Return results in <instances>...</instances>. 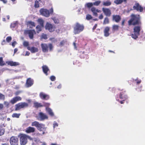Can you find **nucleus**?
<instances>
[{
	"label": "nucleus",
	"instance_id": "f257e3e1",
	"mask_svg": "<svg viewBox=\"0 0 145 145\" xmlns=\"http://www.w3.org/2000/svg\"><path fill=\"white\" fill-rule=\"evenodd\" d=\"M131 18L128 21V23L129 26L138 25L141 24L140 15L131 14L130 16Z\"/></svg>",
	"mask_w": 145,
	"mask_h": 145
},
{
	"label": "nucleus",
	"instance_id": "f03ea898",
	"mask_svg": "<svg viewBox=\"0 0 145 145\" xmlns=\"http://www.w3.org/2000/svg\"><path fill=\"white\" fill-rule=\"evenodd\" d=\"M32 126H35L37 128V129L40 131H42V135H44L45 133L46 127L45 126V125L42 123H40L38 122L35 121L32 122Z\"/></svg>",
	"mask_w": 145,
	"mask_h": 145
},
{
	"label": "nucleus",
	"instance_id": "7ed1b4c3",
	"mask_svg": "<svg viewBox=\"0 0 145 145\" xmlns=\"http://www.w3.org/2000/svg\"><path fill=\"white\" fill-rule=\"evenodd\" d=\"M42 50L43 52H48V48L50 51L52 50L53 48V45L51 43L48 44L45 43H42L41 44Z\"/></svg>",
	"mask_w": 145,
	"mask_h": 145
},
{
	"label": "nucleus",
	"instance_id": "20e7f679",
	"mask_svg": "<svg viewBox=\"0 0 145 145\" xmlns=\"http://www.w3.org/2000/svg\"><path fill=\"white\" fill-rule=\"evenodd\" d=\"M31 137L26 134H22L20 135V142L21 145H25L27 142L28 139H31Z\"/></svg>",
	"mask_w": 145,
	"mask_h": 145
},
{
	"label": "nucleus",
	"instance_id": "39448f33",
	"mask_svg": "<svg viewBox=\"0 0 145 145\" xmlns=\"http://www.w3.org/2000/svg\"><path fill=\"white\" fill-rule=\"evenodd\" d=\"M84 27L83 25L76 23L74 27V32L75 34H78L84 30Z\"/></svg>",
	"mask_w": 145,
	"mask_h": 145
},
{
	"label": "nucleus",
	"instance_id": "423d86ee",
	"mask_svg": "<svg viewBox=\"0 0 145 145\" xmlns=\"http://www.w3.org/2000/svg\"><path fill=\"white\" fill-rule=\"evenodd\" d=\"M141 29V26H135L133 28L134 33L131 35V37L135 39L138 38V36L140 35V32Z\"/></svg>",
	"mask_w": 145,
	"mask_h": 145
},
{
	"label": "nucleus",
	"instance_id": "0eeeda50",
	"mask_svg": "<svg viewBox=\"0 0 145 145\" xmlns=\"http://www.w3.org/2000/svg\"><path fill=\"white\" fill-rule=\"evenodd\" d=\"M29 104L25 102L19 103L15 105V110L16 111L19 110L21 109L28 107Z\"/></svg>",
	"mask_w": 145,
	"mask_h": 145
},
{
	"label": "nucleus",
	"instance_id": "6e6552de",
	"mask_svg": "<svg viewBox=\"0 0 145 145\" xmlns=\"http://www.w3.org/2000/svg\"><path fill=\"white\" fill-rule=\"evenodd\" d=\"M24 33L25 35L28 34L30 39H33L34 34H36V33L34 30H25Z\"/></svg>",
	"mask_w": 145,
	"mask_h": 145
},
{
	"label": "nucleus",
	"instance_id": "1a4fd4ad",
	"mask_svg": "<svg viewBox=\"0 0 145 145\" xmlns=\"http://www.w3.org/2000/svg\"><path fill=\"white\" fill-rule=\"evenodd\" d=\"M10 142L11 145H18V140L16 137L12 136L10 139Z\"/></svg>",
	"mask_w": 145,
	"mask_h": 145
},
{
	"label": "nucleus",
	"instance_id": "9d476101",
	"mask_svg": "<svg viewBox=\"0 0 145 145\" xmlns=\"http://www.w3.org/2000/svg\"><path fill=\"white\" fill-rule=\"evenodd\" d=\"M45 27L46 29L48 30L50 32L54 31L55 29L54 25L48 23H46Z\"/></svg>",
	"mask_w": 145,
	"mask_h": 145
},
{
	"label": "nucleus",
	"instance_id": "9b49d317",
	"mask_svg": "<svg viewBox=\"0 0 145 145\" xmlns=\"http://www.w3.org/2000/svg\"><path fill=\"white\" fill-rule=\"evenodd\" d=\"M133 9L136 10L137 11H139L142 12L143 11V8L138 3H136L135 4V5L133 7Z\"/></svg>",
	"mask_w": 145,
	"mask_h": 145
},
{
	"label": "nucleus",
	"instance_id": "f8f14e48",
	"mask_svg": "<svg viewBox=\"0 0 145 145\" xmlns=\"http://www.w3.org/2000/svg\"><path fill=\"white\" fill-rule=\"evenodd\" d=\"M22 98L19 96H16L14 97L10 101V103L13 105L16 103L17 101L22 100Z\"/></svg>",
	"mask_w": 145,
	"mask_h": 145
},
{
	"label": "nucleus",
	"instance_id": "ddd939ff",
	"mask_svg": "<svg viewBox=\"0 0 145 145\" xmlns=\"http://www.w3.org/2000/svg\"><path fill=\"white\" fill-rule=\"evenodd\" d=\"M40 12L41 14L46 17H48L50 16L49 10L47 9H41L40 10Z\"/></svg>",
	"mask_w": 145,
	"mask_h": 145
},
{
	"label": "nucleus",
	"instance_id": "4468645a",
	"mask_svg": "<svg viewBox=\"0 0 145 145\" xmlns=\"http://www.w3.org/2000/svg\"><path fill=\"white\" fill-rule=\"evenodd\" d=\"M34 81L31 78H29L27 79L25 85L27 87H29L31 86L33 84Z\"/></svg>",
	"mask_w": 145,
	"mask_h": 145
},
{
	"label": "nucleus",
	"instance_id": "2eb2a0df",
	"mask_svg": "<svg viewBox=\"0 0 145 145\" xmlns=\"http://www.w3.org/2000/svg\"><path fill=\"white\" fill-rule=\"evenodd\" d=\"M39 96L40 98L43 100H48L50 98L49 96L47 94L41 92L40 93Z\"/></svg>",
	"mask_w": 145,
	"mask_h": 145
},
{
	"label": "nucleus",
	"instance_id": "dca6fc26",
	"mask_svg": "<svg viewBox=\"0 0 145 145\" xmlns=\"http://www.w3.org/2000/svg\"><path fill=\"white\" fill-rule=\"evenodd\" d=\"M121 19V17L119 15H114L112 16V21L116 23H119Z\"/></svg>",
	"mask_w": 145,
	"mask_h": 145
},
{
	"label": "nucleus",
	"instance_id": "f3484780",
	"mask_svg": "<svg viewBox=\"0 0 145 145\" xmlns=\"http://www.w3.org/2000/svg\"><path fill=\"white\" fill-rule=\"evenodd\" d=\"M102 10L106 16L109 17L111 16V12L109 9L103 8Z\"/></svg>",
	"mask_w": 145,
	"mask_h": 145
},
{
	"label": "nucleus",
	"instance_id": "a211bd4d",
	"mask_svg": "<svg viewBox=\"0 0 145 145\" xmlns=\"http://www.w3.org/2000/svg\"><path fill=\"white\" fill-rule=\"evenodd\" d=\"M39 116L40 120H43L45 119H48V118L47 116L42 112H39Z\"/></svg>",
	"mask_w": 145,
	"mask_h": 145
},
{
	"label": "nucleus",
	"instance_id": "6ab92c4d",
	"mask_svg": "<svg viewBox=\"0 0 145 145\" xmlns=\"http://www.w3.org/2000/svg\"><path fill=\"white\" fill-rule=\"evenodd\" d=\"M119 97L121 99L126 100L128 98V97L125 93V91H123L120 93Z\"/></svg>",
	"mask_w": 145,
	"mask_h": 145
},
{
	"label": "nucleus",
	"instance_id": "aec40b11",
	"mask_svg": "<svg viewBox=\"0 0 145 145\" xmlns=\"http://www.w3.org/2000/svg\"><path fill=\"white\" fill-rule=\"evenodd\" d=\"M35 128L31 127H27L25 130V132L27 133H33L35 132Z\"/></svg>",
	"mask_w": 145,
	"mask_h": 145
},
{
	"label": "nucleus",
	"instance_id": "412c9836",
	"mask_svg": "<svg viewBox=\"0 0 145 145\" xmlns=\"http://www.w3.org/2000/svg\"><path fill=\"white\" fill-rule=\"evenodd\" d=\"M27 49L30 50L31 53H35L37 52L38 51V49L36 47L34 46H33L31 47H30L29 46H28L27 47Z\"/></svg>",
	"mask_w": 145,
	"mask_h": 145
},
{
	"label": "nucleus",
	"instance_id": "4be33fe9",
	"mask_svg": "<svg viewBox=\"0 0 145 145\" xmlns=\"http://www.w3.org/2000/svg\"><path fill=\"white\" fill-rule=\"evenodd\" d=\"M42 68L44 73L46 75H47L48 74V72H50V70L48 67L46 65H44L42 67Z\"/></svg>",
	"mask_w": 145,
	"mask_h": 145
},
{
	"label": "nucleus",
	"instance_id": "5701e85b",
	"mask_svg": "<svg viewBox=\"0 0 145 145\" xmlns=\"http://www.w3.org/2000/svg\"><path fill=\"white\" fill-rule=\"evenodd\" d=\"M110 30V27L108 26L106 27L104 30V36L106 37L110 35L109 31Z\"/></svg>",
	"mask_w": 145,
	"mask_h": 145
},
{
	"label": "nucleus",
	"instance_id": "b1692460",
	"mask_svg": "<svg viewBox=\"0 0 145 145\" xmlns=\"http://www.w3.org/2000/svg\"><path fill=\"white\" fill-rule=\"evenodd\" d=\"M91 10L93 14V15L96 16H97L98 15L97 12H100V10L98 9H96L94 7H92L91 9Z\"/></svg>",
	"mask_w": 145,
	"mask_h": 145
},
{
	"label": "nucleus",
	"instance_id": "393cba45",
	"mask_svg": "<svg viewBox=\"0 0 145 145\" xmlns=\"http://www.w3.org/2000/svg\"><path fill=\"white\" fill-rule=\"evenodd\" d=\"M46 110L49 115L51 117L54 116V114L52 110L49 107H46Z\"/></svg>",
	"mask_w": 145,
	"mask_h": 145
},
{
	"label": "nucleus",
	"instance_id": "a878e982",
	"mask_svg": "<svg viewBox=\"0 0 145 145\" xmlns=\"http://www.w3.org/2000/svg\"><path fill=\"white\" fill-rule=\"evenodd\" d=\"M7 64L8 65L11 66H16L20 65V63L18 62H13V61H9L8 62Z\"/></svg>",
	"mask_w": 145,
	"mask_h": 145
},
{
	"label": "nucleus",
	"instance_id": "bb28decb",
	"mask_svg": "<svg viewBox=\"0 0 145 145\" xmlns=\"http://www.w3.org/2000/svg\"><path fill=\"white\" fill-rule=\"evenodd\" d=\"M33 105L34 107L36 108H38L39 107L43 106L42 105L41 103H39L37 102H34Z\"/></svg>",
	"mask_w": 145,
	"mask_h": 145
},
{
	"label": "nucleus",
	"instance_id": "cd10ccee",
	"mask_svg": "<svg viewBox=\"0 0 145 145\" xmlns=\"http://www.w3.org/2000/svg\"><path fill=\"white\" fill-rule=\"evenodd\" d=\"M119 26L118 25H112V30L113 31H118L119 30Z\"/></svg>",
	"mask_w": 145,
	"mask_h": 145
},
{
	"label": "nucleus",
	"instance_id": "c85d7f7f",
	"mask_svg": "<svg viewBox=\"0 0 145 145\" xmlns=\"http://www.w3.org/2000/svg\"><path fill=\"white\" fill-rule=\"evenodd\" d=\"M127 0H116L114 1V3L116 4H121L122 2L127 3Z\"/></svg>",
	"mask_w": 145,
	"mask_h": 145
},
{
	"label": "nucleus",
	"instance_id": "c756f323",
	"mask_svg": "<svg viewBox=\"0 0 145 145\" xmlns=\"http://www.w3.org/2000/svg\"><path fill=\"white\" fill-rule=\"evenodd\" d=\"M109 20L107 17H106L104 20L103 22V24L104 25L108 24H109Z\"/></svg>",
	"mask_w": 145,
	"mask_h": 145
},
{
	"label": "nucleus",
	"instance_id": "7c9ffc66",
	"mask_svg": "<svg viewBox=\"0 0 145 145\" xmlns=\"http://www.w3.org/2000/svg\"><path fill=\"white\" fill-rule=\"evenodd\" d=\"M52 20L55 24H58L59 23V21L58 19L56 18V17H54L52 18Z\"/></svg>",
	"mask_w": 145,
	"mask_h": 145
},
{
	"label": "nucleus",
	"instance_id": "2f4dec72",
	"mask_svg": "<svg viewBox=\"0 0 145 145\" xmlns=\"http://www.w3.org/2000/svg\"><path fill=\"white\" fill-rule=\"evenodd\" d=\"M20 115L21 114L20 113L17 114L16 113H14L12 114V116L13 118H19Z\"/></svg>",
	"mask_w": 145,
	"mask_h": 145
},
{
	"label": "nucleus",
	"instance_id": "473e14b6",
	"mask_svg": "<svg viewBox=\"0 0 145 145\" xmlns=\"http://www.w3.org/2000/svg\"><path fill=\"white\" fill-rule=\"evenodd\" d=\"M111 4V3L109 1H107L103 3V5L105 6H109Z\"/></svg>",
	"mask_w": 145,
	"mask_h": 145
},
{
	"label": "nucleus",
	"instance_id": "72a5a7b5",
	"mask_svg": "<svg viewBox=\"0 0 145 145\" xmlns=\"http://www.w3.org/2000/svg\"><path fill=\"white\" fill-rule=\"evenodd\" d=\"M5 132V129L1 126H0V136L3 135Z\"/></svg>",
	"mask_w": 145,
	"mask_h": 145
},
{
	"label": "nucleus",
	"instance_id": "f704fd0d",
	"mask_svg": "<svg viewBox=\"0 0 145 145\" xmlns=\"http://www.w3.org/2000/svg\"><path fill=\"white\" fill-rule=\"evenodd\" d=\"M38 22L39 24L42 26H43L44 24V21L41 19H39L38 20Z\"/></svg>",
	"mask_w": 145,
	"mask_h": 145
},
{
	"label": "nucleus",
	"instance_id": "c9c22d12",
	"mask_svg": "<svg viewBox=\"0 0 145 145\" xmlns=\"http://www.w3.org/2000/svg\"><path fill=\"white\" fill-rule=\"evenodd\" d=\"M34 7L36 8H38L39 7V3L38 1L36 0L35 1Z\"/></svg>",
	"mask_w": 145,
	"mask_h": 145
},
{
	"label": "nucleus",
	"instance_id": "e433bc0d",
	"mask_svg": "<svg viewBox=\"0 0 145 145\" xmlns=\"http://www.w3.org/2000/svg\"><path fill=\"white\" fill-rule=\"evenodd\" d=\"M27 24L31 26H35V23L34 22L29 21L27 22Z\"/></svg>",
	"mask_w": 145,
	"mask_h": 145
},
{
	"label": "nucleus",
	"instance_id": "4c0bfd02",
	"mask_svg": "<svg viewBox=\"0 0 145 145\" xmlns=\"http://www.w3.org/2000/svg\"><path fill=\"white\" fill-rule=\"evenodd\" d=\"M9 103L7 101H5L4 102V104L5 105V107L7 108H8L9 107Z\"/></svg>",
	"mask_w": 145,
	"mask_h": 145
},
{
	"label": "nucleus",
	"instance_id": "58836bf2",
	"mask_svg": "<svg viewBox=\"0 0 145 145\" xmlns=\"http://www.w3.org/2000/svg\"><path fill=\"white\" fill-rule=\"evenodd\" d=\"M101 3V1H98L95 2L93 3V5L98 6L100 5Z\"/></svg>",
	"mask_w": 145,
	"mask_h": 145
},
{
	"label": "nucleus",
	"instance_id": "ea45409f",
	"mask_svg": "<svg viewBox=\"0 0 145 145\" xmlns=\"http://www.w3.org/2000/svg\"><path fill=\"white\" fill-rule=\"evenodd\" d=\"M5 65V64L4 63L3 61V57H0V65L2 66Z\"/></svg>",
	"mask_w": 145,
	"mask_h": 145
},
{
	"label": "nucleus",
	"instance_id": "a19ab883",
	"mask_svg": "<svg viewBox=\"0 0 145 145\" xmlns=\"http://www.w3.org/2000/svg\"><path fill=\"white\" fill-rule=\"evenodd\" d=\"M86 5L89 8L93 6V4L92 3H86Z\"/></svg>",
	"mask_w": 145,
	"mask_h": 145
},
{
	"label": "nucleus",
	"instance_id": "79ce46f5",
	"mask_svg": "<svg viewBox=\"0 0 145 145\" xmlns=\"http://www.w3.org/2000/svg\"><path fill=\"white\" fill-rule=\"evenodd\" d=\"M12 37L10 36H8L7 37L6 39L7 41L8 42H10L12 40Z\"/></svg>",
	"mask_w": 145,
	"mask_h": 145
},
{
	"label": "nucleus",
	"instance_id": "37998d69",
	"mask_svg": "<svg viewBox=\"0 0 145 145\" xmlns=\"http://www.w3.org/2000/svg\"><path fill=\"white\" fill-rule=\"evenodd\" d=\"M23 44L24 46L27 47L28 46H29V43L27 41H24L23 42Z\"/></svg>",
	"mask_w": 145,
	"mask_h": 145
},
{
	"label": "nucleus",
	"instance_id": "c03bdc74",
	"mask_svg": "<svg viewBox=\"0 0 145 145\" xmlns=\"http://www.w3.org/2000/svg\"><path fill=\"white\" fill-rule=\"evenodd\" d=\"M86 18L87 20H89L92 19V17L91 15L88 14L86 15Z\"/></svg>",
	"mask_w": 145,
	"mask_h": 145
},
{
	"label": "nucleus",
	"instance_id": "a18cd8bd",
	"mask_svg": "<svg viewBox=\"0 0 145 145\" xmlns=\"http://www.w3.org/2000/svg\"><path fill=\"white\" fill-rule=\"evenodd\" d=\"M44 105H42L43 106H45L46 107H48L50 105V104L49 103L43 102Z\"/></svg>",
	"mask_w": 145,
	"mask_h": 145
},
{
	"label": "nucleus",
	"instance_id": "49530a36",
	"mask_svg": "<svg viewBox=\"0 0 145 145\" xmlns=\"http://www.w3.org/2000/svg\"><path fill=\"white\" fill-rule=\"evenodd\" d=\"M5 99V96L3 94L0 93V99L4 100Z\"/></svg>",
	"mask_w": 145,
	"mask_h": 145
},
{
	"label": "nucleus",
	"instance_id": "de8ad7c7",
	"mask_svg": "<svg viewBox=\"0 0 145 145\" xmlns=\"http://www.w3.org/2000/svg\"><path fill=\"white\" fill-rule=\"evenodd\" d=\"M42 38L44 39H47V35L46 34H43L41 36Z\"/></svg>",
	"mask_w": 145,
	"mask_h": 145
},
{
	"label": "nucleus",
	"instance_id": "09e8293b",
	"mask_svg": "<svg viewBox=\"0 0 145 145\" xmlns=\"http://www.w3.org/2000/svg\"><path fill=\"white\" fill-rule=\"evenodd\" d=\"M65 42V41L64 40H63L61 41L59 44V46H63Z\"/></svg>",
	"mask_w": 145,
	"mask_h": 145
},
{
	"label": "nucleus",
	"instance_id": "8fccbe9b",
	"mask_svg": "<svg viewBox=\"0 0 145 145\" xmlns=\"http://www.w3.org/2000/svg\"><path fill=\"white\" fill-rule=\"evenodd\" d=\"M50 79L52 81H54L56 80V77L53 76H51L50 77Z\"/></svg>",
	"mask_w": 145,
	"mask_h": 145
},
{
	"label": "nucleus",
	"instance_id": "3c124183",
	"mask_svg": "<svg viewBox=\"0 0 145 145\" xmlns=\"http://www.w3.org/2000/svg\"><path fill=\"white\" fill-rule=\"evenodd\" d=\"M135 81H137L136 83L137 84H140L141 82V80H138L137 79L135 80Z\"/></svg>",
	"mask_w": 145,
	"mask_h": 145
},
{
	"label": "nucleus",
	"instance_id": "603ef678",
	"mask_svg": "<svg viewBox=\"0 0 145 145\" xmlns=\"http://www.w3.org/2000/svg\"><path fill=\"white\" fill-rule=\"evenodd\" d=\"M36 29L37 30H38L39 31H41V28L40 26L39 25H38L36 27Z\"/></svg>",
	"mask_w": 145,
	"mask_h": 145
},
{
	"label": "nucleus",
	"instance_id": "864d4df0",
	"mask_svg": "<svg viewBox=\"0 0 145 145\" xmlns=\"http://www.w3.org/2000/svg\"><path fill=\"white\" fill-rule=\"evenodd\" d=\"M103 16L102 14H101L99 17V18L100 20L103 19Z\"/></svg>",
	"mask_w": 145,
	"mask_h": 145
},
{
	"label": "nucleus",
	"instance_id": "5fc2aeb1",
	"mask_svg": "<svg viewBox=\"0 0 145 145\" xmlns=\"http://www.w3.org/2000/svg\"><path fill=\"white\" fill-rule=\"evenodd\" d=\"M3 105L2 104L0 103V110H2L3 108Z\"/></svg>",
	"mask_w": 145,
	"mask_h": 145
},
{
	"label": "nucleus",
	"instance_id": "6e6d98bb",
	"mask_svg": "<svg viewBox=\"0 0 145 145\" xmlns=\"http://www.w3.org/2000/svg\"><path fill=\"white\" fill-rule=\"evenodd\" d=\"M76 41H75V42H73V45L74 46V48L76 49L77 48V47L76 46Z\"/></svg>",
	"mask_w": 145,
	"mask_h": 145
},
{
	"label": "nucleus",
	"instance_id": "4d7b16f0",
	"mask_svg": "<svg viewBox=\"0 0 145 145\" xmlns=\"http://www.w3.org/2000/svg\"><path fill=\"white\" fill-rule=\"evenodd\" d=\"M0 1L2 2L4 4H6L7 3V0H0Z\"/></svg>",
	"mask_w": 145,
	"mask_h": 145
},
{
	"label": "nucleus",
	"instance_id": "13d9d810",
	"mask_svg": "<svg viewBox=\"0 0 145 145\" xmlns=\"http://www.w3.org/2000/svg\"><path fill=\"white\" fill-rule=\"evenodd\" d=\"M21 93V92L20 91H16L15 93V95H18L19 94Z\"/></svg>",
	"mask_w": 145,
	"mask_h": 145
},
{
	"label": "nucleus",
	"instance_id": "bf43d9fd",
	"mask_svg": "<svg viewBox=\"0 0 145 145\" xmlns=\"http://www.w3.org/2000/svg\"><path fill=\"white\" fill-rule=\"evenodd\" d=\"M125 20H123L122 21L121 25L122 26H124V23L125 22Z\"/></svg>",
	"mask_w": 145,
	"mask_h": 145
},
{
	"label": "nucleus",
	"instance_id": "052dcab7",
	"mask_svg": "<svg viewBox=\"0 0 145 145\" xmlns=\"http://www.w3.org/2000/svg\"><path fill=\"white\" fill-rule=\"evenodd\" d=\"M50 13L51 14H52L53 12V8H52L50 9Z\"/></svg>",
	"mask_w": 145,
	"mask_h": 145
},
{
	"label": "nucleus",
	"instance_id": "680f3d73",
	"mask_svg": "<svg viewBox=\"0 0 145 145\" xmlns=\"http://www.w3.org/2000/svg\"><path fill=\"white\" fill-rule=\"evenodd\" d=\"M16 41H14L12 42V45L13 47H14L15 46V44H16Z\"/></svg>",
	"mask_w": 145,
	"mask_h": 145
},
{
	"label": "nucleus",
	"instance_id": "e2e57ef3",
	"mask_svg": "<svg viewBox=\"0 0 145 145\" xmlns=\"http://www.w3.org/2000/svg\"><path fill=\"white\" fill-rule=\"evenodd\" d=\"M97 24H95L94 26L93 27V30H94L97 27Z\"/></svg>",
	"mask_w": 145,
	"mask_h": 145
},
{
	"label": "nucleus",
	"instance_id": "0e129e2a",
	"mask_svg": "<svg viewBox=\"0 0 145 145\" xmlns=\"http://www.w3.org/2000/svg\"><path fill=\"white\" fill-rule=\"evenodd\" d=\"M30 54V52H28V51H27L26 52V54H25V56H28Z\"/></svg>",
	"mask_w": 145,
	"mask_h": 145
},
{
	"label": "nucleus",
	"instance_id": "69168bd1",
	"mask_svg": "<svg viewBox=\"0 0 145 145\" xmlns=\"http://www.w3.org/2000/svg\"><path fill=\"white\" fill-rule=\"evenodd\" d=\"M122 100L121 101H120V103L121 104H122L124 103V101L125 100H124V99H122Z\"/></svg>",
	"mask_w": 145,
	"mask_h": 145
},
{
	"label": "nucleus",
	"instance_id": "338daca9",
	"mask_svg": "<svg viewBox=\"0 0 145 145\" xmlns=\"http://www.w3.org/2000/svg\"><path fill=\"white\" fill-rule=\"evenodd\" d=\"M1 145H9L8 143H3L1 144Z\"/></svg>",
	"mask_w": 145,
	"mask_h": 145
},
{
	"label": "nucleus",
	"instance_id": "774afa93",
	"mask_svg": "<svg viewBox=\"0 0 145 145\" xmlns=\"http://www.w3.org/2000/svg\"><path fill=\"white\" fill-rule=\"evenodd\" d=\"M18 49L17 48H15L14 50V53L15 54L17 52Z\"/></svg>",
	"mask_w": 145,
	"mask_h": 145
}]
</instances>
